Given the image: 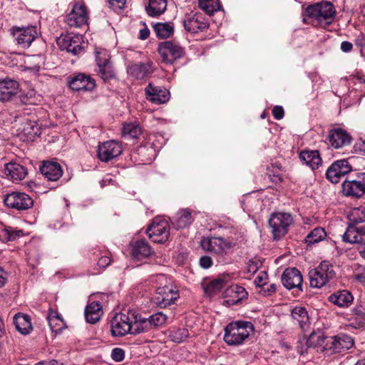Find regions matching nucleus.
Returning <instances> with one entry per match:
<instances>
[{
  "label": "nucleus",
  "instance_id": "obj_1",
  "mask_svg": "<svg viewBox=\"0 0 365 365\" xmlns=\"http://www.w3.org/2000/svg\"><path fill=\"white\" fill-rule=\"evenodd\" d=\"M336 9L332 3L322 1L308 6L304 12L303 21L310 20L312 24L326 26L331 24L336 16Z\"/></svg>",
  "mask_w": 365,
  "mask_h": 365
},
{
  "label": "nucleus",
  "instance_id": "obj_2",
  "mask_svg": "<svg viewBox=\"0 0 365 365\" xmlns=\"http://www.w3.org/2000/svg\"><path fill=\"white\" fill-rule=\"evenodd\" d=\"M133 335L148 333L165 325L168 316L162 312H158L143 317L139 314H133Z\"/></svg>",
  "mask_w": 365,
  "mask_h": 365
},
{
  "label": "nucleus",
  "instance_id": "obj_3",
  "mask_svg": "<svg viewBox=\"0 0 365 365\" xmlns=\"http://www.w3.org/2000/svg\"><path fill=\"white\" fill-rule=\"evenodd\" d=\"M348 219L349 225L342 235L343 241H356L357 237H364L365 240V208H353L348 215Z\"/></svg>",
  "mask_w": 365,
  "mask_h": 365
},
{
  "label": "nucleus",
  "instance_id": "obj_4",
  "mask_svg": "<svg viewBox=\"0 0 365 365\" xmlns=\"http://www.w3.org/2000/svg\"><path fill=\"white\" fill-rule=\"evenodd\" d=\"M253 331L254 326L250 322H233L225 328L224 340L228 345H240Z\"/></svg>",
  "mask_w": 365,
  "mask_h": 365
},
{
  "label": "nucleus",
  "instance_id": "obj_5",
  "mask_svg": "<svg viewBox=\"0 0 365 365\" xmlns=\"http://www.w3.org/2000/svg\"><path fill=\"white\" fill-rule=\"evenodd\" d=\"M310 286L321 288L335 276L332 264L328 261H322L320 264L309 271Z\"/></svg>",
  "mask_w": 365,
  "mask_h": 365
},
{
  "label": "nucleus",
  "instance_id": "obj_6",
  "mask_svg": "<svg viewBox=\"0 0 365 365\" xmlns=\"http://www.w3.org/2000/svg\"><path fill=\"white\" fill-rule=\"evenodd\" d=\"M158 51L162 62L169 65H173L178 60L184 57L185 54V48L179 43L172 41L160 43Z\"/></svg>",
  "mask_w": 365,
  "mask_h": 365
},
{
  "label": "nucleus",
  "instance_id": "obj_7",
  "mask_svg": "<svg viewBox=\"0 0 365 365\" xmlns=\"http://www.w3.org/2000/svg\"><path fill=\"white\" fill-rule=\"evenodd\" d=\"M292 220V215L289 213L277 212L271 215L269 225L274 240H279L287 233Z\"/></svg>",
  "mask_w": 365,
  "mask_h": 365
},
{
  "label": "nucleus",
  "instance_id": "obj_8",
  "mask_svg": "<svg viewBox=\"0 0 365 365\" xmlns=\"http://www.w3.org/2000/svg\"><path fill=\"white\" fill-rule=\"evenodd\" d=\"M96 61L98 67V75L102 80L107 81L115 77L114 68L106 50L96 49Z\"/></svg>",
  "mask_w": 365,
  "mask_h": 365
},
{
  "label": "nucleus",
  "instance_id": "obj_9",
  "mask_svg": "<svg viewBox=\"0 0 365 365\" xmlns=\"http://www.w3.org/2000/svg\"><path fill=\"white\" fill-rule=\"evenodd\" d=\"M235 245V243L232 240L221 237L203 238L201 241V246L203 250L217 255L225 254Z\"/></svg>",
  "mask_w": 365,
  "mask_h": 365
},
{
  "label": "nucleus",
  "instance_id": "obj_10",
  "mask_svg": "<svg viewBox=\"0 0 365 365\" xmlns=\"http://www.w3.org/2000/svg\"><path fill=\"white\" fill-rule=\"evenodd\" d=\"M146 232L154 242L164 243L170 236V226L168 221L155 218Z\"/></svg>",
  "mask_w": 365,
  "mask_h": 365
},
{
  "label": "nucleus",
  "instance_id": "obj_11",
  "mask_svg": "<svg viewBox=\"0 0 365 365\" xmlns=\"http://www.w3.org/2000/svg\"><path fill=\"white\" fill-rule=\"evenodd\" d=\"M110 331L114 336L133 335V319L123 313L117 314L110 322Z\"/></svg>",
  "mask_w": 365,
  "mask_h": 365
},
{
  "label": "nucleus",
  "instance_id": "obj_12",
  "mask_svg": "<svg viewBox=\"0 0 365 365\" xmlns=\"http://www.w3.org/2000/svg\"><path fill=\"white\" fill-rule=\"evenodd\" d=\"M342 192L348 197H361L365 193V173H359L354 180H345L342 184Z\"/></svg>",
  "mask_w": 365,
  "mask_h": 365
},
{
  "label": "nucleus",
  "instance_id": "obj_13",
  "mask_svg": "<svg viewBox=\"0 0 365 365\" xmlns=\"http://www.w3.org/2000/svg\"><path fill=\"white\" fill-rule=\"evenodd\" d=\"M179 292L176 287L173 285H165L156 289L155 303L161 308H165L179 298Z\"/></svg>",
  "mask_w": 365,
  "mask_h": 365
},
{
  "label": "nucleus",
  "instance_id": "obj_14",
  "mask_svg": "<svg viewBox=\"0 0 365 365\" xmlns=\"http://www.w3.org/2000/svg\"><path fill=\"white\" fill-rule=\"evenodd\" d=\"M185 29L190 33L203 31L209 27V21L201 13H190L185 15L183 20Z\"/></svg>",
  "mask_w": 365,
  "mask_h": 365
},
{
  "label": "nucleus",
  "instance_id": "obj_15",
  "mask_svg": "<svg viewBox=\"0 0 365 365\" xmlns=\"http://www.w3.org/2000/svg\"><path fill=\"white\" fill-rule=\"evenodd\" d=\"M6 206L17 210H25L31 207L34 201L24 192H13L7 194L4 200Z\"/></svg>",
  "mask_w": 365,
  "mask_h": 365
},
{
  "label": "nucleus",
  "instance_id": "obj_16",
  "mask_svg": "<svg viewBox=\"0 0 365 365\" xmlns=\"http://www.w3.org/2000/svg\"><path fill=\"white\" fill-rule=\"evenodd\" d=\"M67 83L73 91H92L96 87L95 80L83 73H74L67 77Z\"/></svg>",
  "mask_w": 365,
  "mask_h": 365
},
{
  "label": "nucleus",
  "instance_id": "obj_17",
  "mask_svg": "<svg viewBox=\"0 0 365 365\" xmlns=\"http://www.w3.org/2000/svg\"><path fill=\"white\" fill-rule=\"evenodd\" d=\"M353 345L354 340L350 336L339 334L327 338L326 348L331 354H335L346 351L351 348Z\"/></svg>",
  "mask_w": 365,
  "mask_h": 365
},
{
  "label": "nucleus",
  "instance_id": "obj_18",
  "mask_svg": "<svg viewBox=\"0 0 365 365\" xmlns=\"http://www.w3.org/2000/svg\"><path fill=\"white\" fill-rule=\"evenodd\" d=\"M82 36L73 34H67L62 36L57 41L61 50L66 51L73 55H77L82 51Z\"/></svg>",
  "mask_w": 365,
  "mask_h": 365
},
{
  "label": "nucleus",
  "instance_id": "obj_19",
  "mask_svg": "<svg viewBox=\"0 0 365 365\" xmlns=\"http://www.w3.org/2000/svg\"><path fill=\"white\" fill-rule=\"evenodd\" d=\"M88 19V11L85 5L75 4L65 19L70 27H81L86 25Z\"/></svg>",
  "mask_w": 365,
  "mask_h": 365
},
{
  "label": "nucleus",
  "instance_id": "obj_20",
  "mask_svg": "<svg viewBox=\"0 0 365 365\" xmlns=\"http://www.w3.org/2000/svg\"><path fill=\"white\" fill-rule=\"evenodd\" d=\"M13 36L19 47L28 48L37 36L36 29L35 26L14 29Z\"/></svg>",
  "mask_w": 365,
  "mask_h": 365
},
{
  "label": "nucleus",
  "instance_id": "obj_21",
  "mask_svg": "<svg viewBox=\"0 0 365 365\" xmlns=\"http://www.w3.org/2000/svg\"><path fill=\"white\" fill-rule=\"evenodd\" d=\"M351 167L346 160H336L327 169V178L332 183L339 182L341 177L350 173Z\"/></svg>",
  "mask_w": 365,
  "mask_h": 365
},
{
  "label": "nucleus",
  "instance_id": "obj_22",
  "mask_svg": "<svg viewBox=\"0 0 365 365\" xmlns=\"http://www.w3.org/2000/svg\"><path fill=\"white\" fill-rule=\"evenodd\" d=\"M19 83L14 79H0V101H11L19 93Z\"/></svg>",
  "mask_w": 365,
  "mask_h": 365
},
{
  "label": "nucleus",
  "instance_id": "obj_23",
  "mask_svg": "<svg viewBox=\"0 0 365 365\" xmlns=\"http://www.w3.org/2000/svg\"><path fill=\"white\" fill-rule=\"evenodd\" d=\"M122 153V148L115 140L106 141L98 146V156L102 162H108Z\"/></svg>",
  "mask_w": 365,
  "mask_h": 365
},
{
  "label": "nucleus",
  "instance_id": "obj_24",
  "mask_svg": "<svg viewBox=\"0 0 365 365\" xmlns=\"http://www.w3.org/2000/svg\"><path fill=\"white\" fill-rule=\"evenodd\" d=\"M224 298L223 304L227 306L238 304L247 297L246 289L238 285H232L227 288L222 293Z\"/></svg>",
  "mask_w": 365,
  "mask_h": 365
},
{
  "label": "nucleus",
  "instance_id": "obj_25",
  "mask_svg": "<svg viewBox=\"0 0 365 365\" xmlns=\"http://www.w3.org/2000/svg\"><path fill=\"white\" fill-rule=\"evenodd\" d=\"M327 140L333 148L339 149L350 145L351 137L342 128H334L329 130Z\"/></svg>",
  "mask_w": 365,
  "mask_h": 365
},
{
  "label": "nucleus",
  "instance_id": "obj_26",
  "mask_svg": "<svg viewBox=\"0 0 365 365\" xmlns=\"http://www.w3.org/2000/svg\"><path fill=\"white\" fill-rule=\"evenodd\" d=\"M281 280L287 289L297 288L302 291V275L297 268H287L282 274Z\"/></svg>",
  "mask_w": 365,
  "mask_h": 365
},
{
  "label": "nucleus",
  "instance_id": "obj_27",
  "mask_svg": "<svg viewBox=\"0 0 365 365\" xmlns=\"http://www.w3.org/2000/svg\"><path fill=\"white\" fill-rule=\"evenodd\" d=\"M145 92L147 100L157 105L166 103L170 98V93L167 89L154 86L152 83L146 86Z\"/></svg>",
  "mask_w": 365,
  "mask_h": 365
},
{
  "label": "nucleus",
  "instance_id": "obj_28",
  "mask_svg": "<svg viewBox=\"0 0 365 365\" xmlns=\"http://www.w3.org/2000/svg\"><path fill=\"white\" fill-rule=\"evenodd\" d=\"M151 61L134 63L128 66V73L137 80H142L148 77L153 72Z\"/></svg>",
  "mask_w": 365,
  "mask_h": 365
},
{
  "label": "nucleus",
  "instance_id": "obj_29",
  "mask_svg": "<svg viewBox=\"0 0 365 365\" xmlns=\"http://www.w3.org/2000/svg\"><path fill=\"white\" fill-rule=\"evenodd\" d=\"M41 174L48 181H57L63 175L61 165L57 162L46 161L40 168Z\"/></svg>",
  "mask_w": 365,
  "mask_h": 365
},
{
  "label": "nucleus",
  "instance_id": "obj_30",
  "mask_svg": "<svg viewBox=\"0 0 365 365\" xmlns=\"http://www.w3.org/2000/svg\"><path fill=\"white\" fill-rule=\"evenodd\" d=\"M13 320L16 330L22 335H29L33 331L31 319L29 314L17 313Z\"/></svg>",
  "mask_w": 365,
  "mask_h": 365
},
{
  "label": "nucleus",
  "instance_id": "obj_31",
  "mask_svg": "<svg viewBox=\"0 0 365 365\" xmlns=\"http://www.w3.org/2000/svg\"><path fill=\"white\" fill-rule=\"evenodd\" d=\"M4 174L14 181H20L27 175V169L16 163H9L5 165Z\"/></svg>",
  "mask_w": 365,
  "mask_h": 365
},
{
  "label": "nucleus",
  "instance_id": "obj_32",
  "mask_svg": "<svg viewBox=\"0 0 365 365\" xmlns=\"http://www.w3.org/2000/svg\"><path fill=\"white\" fill-rule=\"evenodd\" d=\"M300 160L312 170L317 169L322 160L318 150H302L299 153Z\"/></svg>",
  "mask_w": 365,
  "mask_h": 365
},
{
  "label": "nucleus",
  "instance_id": "obj_33",
  "mask_svg": "<svg viewBox=\"0 0 365 365\" xmlns=\"http://www.w3.org/2000/svg\"><path fill=\"white\" fill-rule=\"evenodd\" d=\"M192 221V211L189 209H182L173 217L172 223L176 229H181L190 225Z\"/></svg>",
  "mask_w": 365,
  "mask_h": 365
},
{
  "label": "nucleus",
  "instance_id": "obj_34",
  "mask_svg": "<svg viewBox=\"0 0 365 365\" xmlns=\"http://www.w3.org/2000/svg\"><path fill=\"white\" fill-rule=\"evenodd\" d=\"M329 336H324L321 333H312L307 339L306 346L307 348L317 349V351H329L327 349V339Z\"/></svg>",
  "mask_w": 365,
  "mask_h": 365
},
{
  "label": "nucleus",
  "instance_id": "obj_35",
  "mask_svg": "<svg viewBox=\"0 0 365 365\" xmlns=\"http://www.w3.org/2000/svg\"><path fill=\"white\" fill-rule=\"evenodd\" d=\"M103 314L102 306L98 302H93L85 309V318L87 322L96 324L101 319Z\"/></svg>",
  "mask_w": 365,
  "mask_h": 365
},
{
  "label": "nucleus",
  "instance_id": "obj_36",
  "mask_svg": "<svg viewBox=\"0 0 365 365\" xmlns=\"http://www.w3.org/2000/svg\"><path fill=\"white\" fill-rule=\"evenodd\" d=\"M329 300L339 307H348L353 302V297L348 291L342 290L331 294Z\"/></svg>",
  "mask_w": 365,
  "mask_h": 365
},
{
  "label": "nucleus",
  "instance_id": "obj_37",
  "mask_svg": "<svg viewBox=\"0 0 365 365\" xmlns=\"http://www.w3.org/2000/svg\"><path fill=\"white\" fill-rule=\"evenodd\" d=\"M21 134L26 138L27 140H34V139L41 135V128L36 122L26 120L23 127L19 128Z\"/></svg>",
  "mask_w": 365,
  "mask_h": 365
},
{
  "label": "nucleus",
  "instance_id": "obj_38",
  "mask_svg": "<svg viewBox=\"0 0 365 365\" xmlns=\"http://www.w3.org/2000/svg\"><path fill=\"white\" fill-rule=\"evenodd\" d=\"M151 254V248L145 240H138L132 248V255L138 259L145 258Z\"/></svg>",
  "mask_w": 365,
  "mask_h": 365
},
{
  "label": "nucleus",
  "instance_id": "obj_39",
  "mask_svg": "<svg viewBox=\"0 0 365 365\" xmlns=\"http://www.w3.org/2000/svg\"><path fill=\"white\" fill-rule=\"evenodd\" d=\"M166 8V0H149L148 5L145 6V10L150 16H158L164 13Z\"/></svg>",
  "mask_w": 365,
  "mask_h": 365
},
{
  "label": "nucleus",
  "instance_id": "obj_40",
  "mask_svg": "<svg viewBox=\"0 0 365 365\" xmlns=\"http://www.w3.org/2000/svg\"><path fill=\"white\" fill-rule=\"evenodd\" d=\"M292 317L297 321L302 329L308 328L309 322L307 312L304 307H297L292 311Z\"/></svg>",
  "mask_w": 365,
  "mask_h": 365
},
{
  "label": "nucleus",
  "instance_id": "obj_41",
  "mask_svg": "<svg viewBox=\"0 0 365 365\" xmlns=\"http://www.w3.org/2000/svg\"><path fill=\"white\" fill-rule=\"evenodd\" d=\"M141 128L138 124L125 123L122 128V135L125 139H135L141 134Z\"/></svg>",
  "mask_w": 365,
  "mask_h": 365
},
{
  "label": "nucleus",
  "instance_id": "obj_42",
  "mask_svg": "<svg viewBox=\"0 0 365 365\" xmlns=\"http://www.w3.org/2000/svg\"><path fill=\"white\" fill-rule=\"evenodd\" d=\"M153 28L157 36L160 38H168L174 32V26L172 23H157Z\"/></svg>",
  "mask_w": 365,
  "mask_h": 365
},
{
  "label": "nucleus",
  "instance_id": "obj_43",
  "mask_svg": "<svg viewBox=\"0 0 365 365\" xmlns=\"http://www.w3.org/2000/svg\"><path fill=\"white\" fill-rule=\"evenodd\" d=\"M47 320L52 331L58 332L61 331L65 325L61 314L55 311L49 312Z\"/></svg>",
  "mask_w": 365,
  "mask_h": 365
},
{
  "label": "nucleus",
  "instance_id": "obj_44",
  "mask_svg": "<svg viewBox=\"0 0 365 365\" xmlns=\"http://www.w3.org/2000/svg\"><path fill=\"white\" fill-rule=\"evenodd\" d=\"M23 235L22 230H13L11 227L0 228V240L3 242L14 241Z\"/></svg>",
  "mask_w": 365,
  "mask_h": 365
},
{
  "label": "nucleus",
  "instance_id": "obj_45",
  "mask_svg": "<svg viewBox=\"0 0 365 365\" xmlns=\"http://www.w3.org/2000/svg\"><path fill=\"white\" fill-rule=\"evenodd\" d=\"M327 233L324 228L318 227L312 230L305 238L308 245L318 243L325 239Z\"/></svg>",
  "mask_w": 365,
  "mask_h": 365
},
{
  "label": "nucleus",
  "instance_id": "obj_46",
  "mask_svg": "<svg viewBox=\"0 0 365 365\" xmlns=\"http://www.w3.org/2000/svg\"><path fill=\"white\" fill-rule=\"evenodd\" d=\"M198 5L208 15H212L220 9L219 0H199Z\"/></svg>",
  "mask_w": 365,
  "mask_h": 365
},
{
  "label": "nucleus",
  "instance_id": "obj_47",
  "mask_svg": "<svg viewBox=\"0 0 365 365\" xmlns=\"http://www.w3.org/2000/svg\"><path fill=\"white\" fill-rule=\"evenodd\" d=\"M189 336V331L185 328H173L169 332L170 339L175 343H181Z\"/></svg>",
  "mask_w": 365,
  "mask_h": 365
},
{
  "label": "nucleus",
  "instance_id": "obj_48",
  "mask_svg": "<svg viewBox=\"0 0 365 365\" xmlns=\"http://www.w3.org/2000/svg\"><path fill=\"white\" fill-rule=\"evenodd\" d=\"M224 280L223 279H215L210 282L205 287V292L210 295L212 296L220 292L224 286Z\"/></svg>",
  "mask_w": 365,
  "mask_h": 365
},
{
  "label": "nucleus",
  "instance_id": "obj_49",
  "mask_svg": "<svg viewBox=\"0 0 365 365\" xmlns=\"http://www.w3.org/2000/svg\"><path fill=\"white\" fill-rule=\"evenodd\" d=\"M361 237H357L356 241H346V242L351 244H356V249L360 255V256L365 259V240L360 239Z\"/></svg>",
  "mask_w": 365,
  "mask_h": 365
},
{
  "label": "nucleus",
  "instance_id": "obj_50",
  "mask_svg": "<svg viewBox=\"0 0 365 365\" xmlns=\"http://www.w3.org/2000/svg\"><path fill=\"white\" fill-rule=\"evenodd\" d=\"M354 279L361 283H365V266L358 265L354 270Z\"/></svg>",
  "mask_w": 365,
  "mask_h": 365
},
{
  "label": "nucleus",
  "instance_id": "obj_51",
  "mask_svg": "<svg viewBox=\"0 0 365 365\" xmlns=\"http://www.w3.org/2000/svg\"><path fill=\"white\" fill-rule=\"evenodd\" d=\"M268 275L266 272L261 271L255 279V284L257 287H263L267 284Z\"/></svg>",
  "mask_w": 365,
  "mask_h": 365
},
{
  "label": "nucleus",
  "instance_id": "obj_52",
  "mask_svg": "<svg viewBox=\"0 0 365 365\" xmlns=\"http://www.w3.org/2000/svg\"><path fill=\"white\" fill-rule=\"evenodd\" d=\"M262 263L259 262V260H250L247 263V271L250 274H255L259 267L261 266Z\"/></svg>",
  "mask_w": 365,
  "mask_h": 365
},
{
  "label": "nucleus",
  "instance_id": "obj_53",
  "mask_svg": "<svg viewBox=\"0 0 365 365\" xmlns=\"http://www.w3.org/2000/svg\"><path fill=\"white\" fill-rule=\"evenodd\" d=\"M112 359L117 362H120L124 359L125 351L121 348H114L111 352Z\"/></svg>",
  "mask_w": 365,
  "mask_h": 365
},
{
  "label": "nucleus",
  "instance_id": "obj_54",
  "mask_svg": "<svg viewBox=\"0 0 365 365\" xmlns=\"http://www.w3.org/2000/svg\"><path fill=\"white\" fill-rule=\"evenodd\" d=\"M126 0H108L110 7L114 9H123L125 6Z\"/></svg>",
  "mask_w": 365,
  "mask_h": 365
},
{
  "label": "nucleus",
  "instance_id": "obj_55",
  "mask_svg": "<svg viewBox=\"0 0 365 365\" xmlns=\"http://www.w3.org/2000/svg\"><path fill=\"white\" fill-rule=\"evenodd\" d=\"M272 115L277 120H280L284 117V111L282 106H276L272 109Z\"/></svg>",
  "mask_w": 365,
  "mask_h": 365
},
{
  "label": "nucleus",
  "instance_id": "obj_56",
  "mask_svg": "<svg viewBox=\"0 0 365 365\" xmlns=\"http://www.w3.org/2000/svg\"><path fill=\"white\" fill-rule=\"evenodd\" d=\"M200 265L204 269H208L212 265V260L210 257L203 256L200 259Z\"/></svg>",
  "mask_w": 365,
  "mask_h": 365
},
{
  "label": "nucleus",
  "instance_id": "obj_57",
  "mask_svg": "<svg viewBox=\"0 0 365 365\" xmlns=\"http://www.w3.org/2000/svg\"><path fill=\"white\" fill-rule=\"evenodd\" d=\"M110 264V259L108 256H102L98 259L97 265L101 268H106Z\"/></svg>",
  "mask_w": 365,
  "mask_h": 365
},
{
  "label": "nucleus",
  "instance_id": "obj_58",
  "mask_svg": "<svg viewBox=\"0 0 365 365\" xmlns=\"http://www.w3.org/2000/svg\"><path fill=\"white\" fill-rule=\"evenodd\" d=\"M353 48V45L351 42L349 41H342L341 43V49L344 51V52H349L352 50Z\"/></svg>",
  "mask_w": 365,
  "mask_h": 365
},
{
  "label": "nucleus",
  "instance_id": "obj_59",
  "mask_svg": "<svg viewBox=\"0 0 365 365\" xmlns=\"http://www.w3.org/2000/svg\"><path fill=\"white\" fill-rule=\"evenodd\" d=\"M150 31L147 27H145L140 30L139 38L142 40H145L149 37Z\"/></svg>",
  "mask_w": 365,
  "mask_h": 365
},
{
  "label": "nucleus",
  "instance_id": "obj_60",
  "mask_svg": "<svg viewBox=\"0 0 365 365\" xmlns=\"http://www.w3.org/2000/svg\"><path fill=\"white\" fill-rule=\"evenodd\" d=\"M356 45L359 46H365V36L364 35H360L357 37L356 39Z\"/></svg>",
  "mask_w": 365,
  "mask_h": 365
},
{
  "label": "nucleus",
  "instance_id": "obj_61",
  "mask_svg": "<svg viewBox=\"0 0 365 365\" xmlns=\"http://www.w3.org/2000/svg\"><path fill=\"white\" fill-rule=\"evenodd\" d=\"M6 282V277L4 275V270L0 267V287H2Z\"/></svg>",
  "mask_w": 365,
  "mask_h": 365
},
{
  "label": "nucleus",
  "instance_id": "obj_62",
  "mask_svg": "<svg viewBox=\"0 0 365 365\" xmlns=\"http://www.w3.org/2000/svg\"><path fill=\"white\" fill-rule=\"evenodd\" d=\"M276 289H277V287L274 284H271L268 286L267 290H265V292H267V294L268 295L274 293L276 292Z\"/></svg>",
  "mask_w": 365,
  "mask_h": 365
},
{
  "label": "nucleus",
  "instance_id": "obj_63",
  "mask_svg": "<svg viewBox=\"0 0 365 365\" xmlns=\"http://www.w3.org/2000/svg\"><path fill=\"white\" fill-rule=\"evenodd\" d=\"M5 334V326L3 320L0 317V338Z\"/></svg>",
  "mask_w": 365,
  "mask_h": 365
},
{
  "label": "nucleus",
  "instance_id": "obj_64",
  "mask_svg": "<svg viewBox=\"0 0 365 365\" xmlns=\"http://www.w3.org/2000/svg\"><path fill=\"white\" fill-rule=\"evenodd\" d=\"M46 365H63L62 362H60L57 360L53 359L51 361H46Z\"/></svg>",
  "mask_w": 365,
  "mask_h": 365
}]
</instances>
